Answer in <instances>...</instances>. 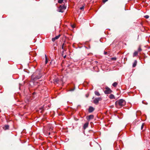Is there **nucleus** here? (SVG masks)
Segmentation results:
<instances>
[{"label": "nucleus", "instance_id": "1", "mask_svg": "<svg viewBox=\"0 0 150 150\" xmlns=\"http://www.w3.org/2000/svg\"><path fill=\"white\" fill-rule=\"evenodd\" d=\"M42 76L41 72L37 71L34 73L31 76V79L34 81H36L40 79Z\"/></svg>", "mask_w": 150, "mask_h": 150}, {"label": "nucleus", "instance_id": "2", "mask_svg": "<svg viewBox=\"0 0 150 150\" xmlns=\"http://www.w3.org/2000/svg\"><path fill=\"white\" fill-rule=\"evenodd\" d=\"M125 105V102L124 100L121 99L116 101L115 102V105L117 108L121 107Z\"/></svg>", "mask_w": 150, "mask_h": 150}, {"label": "nucleus", "instance_id": "3", "mask_svg": "<svg viewBox=\"0 0 150 150\" xmlns=\"http://www.w3.org/2000/svg\"><path fill=\"white\" fill-rule=\"evenodd\" d=\"M66 6L64 4L63 5H60L59 7L57 10V11L59 12L63 13L64 12V10L66 9Z\"/></svg>", "mask_w": 150, "mask_h": 150}, {"label": "nucleus", "instance_id": "4", "mask_svg": "<svg viewBox=\"0 0 150 150\" xmlns=\"http://www.w3.org/2000/svg\"><path fill=\"white\" fill-rule=\"evenodd\" d=\"M65 43V42H64L62 46V49L63 50V51L62 53V56H63L64 52L66 51L67 50V48L66 47V46Z\"/></svg>", "mask_w": 150, "mask_h": 150}, {"label": "nucleus", "instance_id": "5", "mask_svg": "<svg viewBox=\"0 0 150 150\" xmlns=\"http://www.w3.org/2000/svg\"><path fill=\"white\" fill-rule=\"evenodd\" d=\"M102 99L101 97L96 98L93 100V103L96 105H97L98 104L99 101H101Z\"/></svg>", "mask_w": 150, "mask_h": 150}, {"label": "nucleus", "instance_id": "6", "mask_svg": "<svg viewBox=\"0 0 150 150\" xmlns=\"http://www.w3.org/2000/svg\"><path fill=\"white\" fill-rule=\"evenodd\" d=\"M105 89L104 91L105 94H110L112 92V91L108 87H106L105 88Z\"/></svg>", "mask_w": 150, "mask_h": 150}, {"label": "nucleus", "instance_id": "7", "mask_svg": "<svg viewBox=\"0 0 150 150\" xmlns=\"http://www.w3.org/2000/svg\"><path fill=\"white\" fill-rule=\"evenodd\" d=\"M93 118L94 116L93 115H90L86 117V119L88 120L92 119Z\"/></svg>", "mask_w": 150, "mask_h": 150}, {"label": "nucleus", "instance_id": "8", "mask_svg": "<svg viewBox=\"0 0 150 150\" xmlns=\"http://www.w3.org/2000/svg\"><path fill=\"white\" fill-rule=\"evenodd\" d=\"M60 36V35H58L56 36L54 38H53L52 39V40L53 42H54L55 40L57 39H58Z\"/></svg>", "mask_w": 150, "mask_h": 150}, {"label": "nucleus", "instance_id": "9", "mask_svg": "<svg viewBox=\"0 0 150 150\" xmlns=\"http://www.w3.org/2000/svg\"><path fill=\"white\" fill-rule=\"evenodd\" d=\"M94 110V108L92 106H90L88 108V112H93Z\"/></svg>", "mask_w": 150, "mask_h": 150}, {"label": "nucleus", "instance_id": "10", "mask_svg": "<svg viewBox=\"0 0 150 150\" xmlns=\"http://www.w3.org/2000/svg\"><path fill=\"white\" fill-rule=\"evenodd\" d=\"M48 131H51L53 129V127L51 124L49 125L48 126Z\"/></svg>", "mask_w": 150, "mask_h": 150}, {"label": "nucleus", "instance_id": "11", "mask_svg": "<svg viewBox=\"0 0 150 150\" xmlns=\"http://www.w3.org/2000/svg\"><path fill=\"white\" fill-rule=\"evenodd\" d=\"M88 122H86L84 124L83 126V129H86L88 126Z\"/></svg>", "mask_w": 150, "mask_h": 150}, {"label": "nucleus", "instance_id": "12", "mask_svg": "<svg viewBox=\"0 0 150 150\" xmlns=\"http://www.w3.org/2000/svg\"><path fill=\"white\" fill-rule=\"evenodd\" d=\"M9 128V126L8 125H6L4 126L3 127V129L6 130V129H8Z\"/></svg>", "mask_w": 150, "mask_h": 150}, {"label": "nucleus", "instance_id": "13", "mask_svg": "<svg viewBox=\"0 0 150 150\" xmlns=\"http://www.w3.org/2000/svg\"><path fill=\"white\" fill-rule=\"evenodd\" d=\"M94 93L95 95L97 96H99L100 95V94L98 91H95L94 92Z\"/></svg>", "mask_w": 150, "mask_h": 150}, {"label": "nucleus", "instance_id": "14", "mask_svg": "<svg viewBox=\"0 0 150 150\" xmlns=\"http://www.w3.org/2000/svg\"><path fill=\"white\" fill-rule=\"evenodd\" d=\"M137 61L136 60H135L134 61V63L133 64L132 67H135L137 64Z\"/></svg>", "mask_w": 150, "mask_h": 150}, {"label": "nucleus", "instance_id": "15", "mask_svg": "<svg viewBox=\"0 0 150 150\" xmlns=\"http://www.w3.org/2000/svg\"><path fill=\"white\" fill-rule=\"evenodd\" d=\"M109 97L110 99H115V97L114 95L112 94L110 95Z\"/></svg>", "mask_w": 150, "mask_h": 150}, {"label": "nucleus", "instance_id": "16", "mask_svg": "<svg viewBox=\"0 0 150 150\" xmlns=\"http://www.w3.org/2000/svg\"><path fill=\"white\" fill-rule=\"evenodd\" d=\"M117 84L118 83L117 82H115L112 84V85L113 86L115 87L117 86Z\"/></svg>", "mask_w": 150, "mask_h": 150}, {"label": "nucleus", "instance_id": "17", "mask_svg": "<svg viewBox=\"0 0 150 150\" xmlns=\"http://www.w3.org/2000/svg\"><path fill=\"white\" fill-rule=\"evenodd\" d=\"M138 54V52L137 51H135L134 52V53L133 54V57H134L135 56H137Z\"/></svg>", "mask_w": 150, "mask_h": 150}, {"label": "nucleus", "instance_id": "18", "mask_svg": "<svg viewBox=\"0 0 150 150\" xmlns=\"http://www.w3.org/2000/svg\"><path fill=\"white\" fill-rule=\"evenodd\" d=\"M45 64H47L48 62V60L47 56L45 55Z\"/></svg>", "mask_w": 150, "mask_h": 150}, {"label": "nucleus", "instance_id": "19", "mask_svg": "<svg viewBox=\"0 0 150 150\" xmlns=\"http://www.w3.org/2000/svg\"><path fill=\"white\" fill-rule=\"evenodd\" d=\"M63 1V0H58V2L59 4H62Z\"/></svg>", "mask_w": 150, "mask_h": 150}, {"label": "nucleus", "instance_id": "20", "mask_svg": "<svg viewBox=\"0 0 150 150\" xmlns=\"http://www.w3.org/2000/svg\"><path fill=\"white\" fill-rule=\"evenodd\" d=\"M111 59L112 60L115 61L116 60V57H112Z\"/></svg>", "mask_w": 150, "mask_h": 150}, {"label": "nucleus", "instance_id": "21", "mask_svg": "<svg viewBox=\"0 0 150 150\" xmlns=\"http://www.w3.org/2000/svg\"><path fill=\"white\" fill-rule=\"evenodd\" d=\"M142 49L141 48V47H139L138 48V52H140L142 51Z\"/></svg>", "mask_w": 150, "mask_h": 150}, {"label": "nucleus", "instance_id": "22", "mask_svg": "<svg viewBox=\"0 0 150 150\" xmlns=\"http://www.w3.org/2000/svg\"><path fill=\"white\" fill-rule=\"evenodd\" d=\"M144 17L145 18L147 19L149 18V16L148 15H146L144 16Z\"/></svg>", "mask_w": 150, "mask_h": 150}, {"label": "nucleus", "instance_id": "23", "mask_svg": "<svg viewBox=\"0 0 150 150\" xmlns=\"http://www.w3.org/2000/svg\"><path fill=\"white\" fill-rule=\"evenodd\" d=\"M84 8V6H83L80 8V9L81 10H83Z\"/></svg>", "mask_w": 150, "mask_h": 150}, {"label": "nucleus", "instance_id": "24", "mask_svg": "<svg viewBox=\"0 0 150 150\" xmlns=\"http://www.w3.org/2000/svg\"><path fill=\"white\" fill-rule=\"evenodd\" d=\"M144 124H142V126H141V129H143V127H144Z\"/></svg>", "mask_w": 150, "mask_h": 150}, {"label": "nucleus", "instance_id": "25", "mask_svg": "<svg viewBox=\"0 0 150 150\" xmlns=\"http://www.w3.org/2000/svg\"><path fill=\"white\" fill-rule=\"evenodd\" d=\"M108 0H103V3H105Z\"/></svg>", "mask_w": 150, "mask_h": 150}, {"label": "nucleus", "instance_id": "26", "mask_svg": "<svg viewBox=\"0 0 150 150\" xmlns=\"http://www.w3.org/2000/svg\"><path fill=\"white\" fill-rule=\"evenodd\" d=\"M64 58H65L66 57V54H65L64 56V54L63 55V56H62Z\"/></svg>", "mask_w": 150, "mask_h": 150}, {"label": "nucleus", "instance_id": "27", "mask_svg": "<svg viewBox=\"0 0 150 150\" xmlns=\"http://www.w3.org/2000/svg\"><path fill=\"white\" fill-rule=\"evenodd\" d=\"M75 89V88H73V89H71L70 90V91H74Z\"/></svg>", "mask_w": 150, "mask_h": 150}, {"label": "nucleus", "instance_id": "28", "mask_svg": "<svg viewBox=\"0 0 150 150\" xmlns=\"http://www.w3.org/2000/svg\"><path fill=\"white\" fill-rule=\"evenodd\" d=\"M104 54L106 55L107 54V52H105V51H104Z\"/></svg>", "mask_w": 150, "mask_h": 150}, {"label": "nucleus", "instance_id": "29", "mask_svg": "<svg viewBox=\"0 0 150 150\" xmlns=\"http://www.w3.org/2000/svg\"><path fill=\"white\" fill-rule=\"evenodd\" d=\"M50 132H49L47 133V134H48V135H50Z\"/></svg>", "mask_w": 150, "mask_h": 150}, {"label": "nucleus", "instance_id": "30", "mask_svg": "<svg viewBox=\"0 0 150 150\" xmlns=\"http://www.w3.org/2000/svg\"><path fill=\"white\" fill-rule=\"evenodd\" d=\"M54 50H56V47H54Z\"/></svg>", "mask_w": 150, "mask_h": 150}]
</instances>
